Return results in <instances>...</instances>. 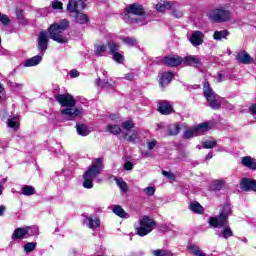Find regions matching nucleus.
Segmentation results:
<instances>
[{
	"instance_id": "f257e3e1",
	"label": "nucleus",
	"mask_w": 256,
	"mask_h": 256,
	"mask_svg": "<svg viewBox=\"0 0 256 256\" xmlns=\"http://www.w3.org/2000/svg\"><path fill=\"white\" fill-rule=\"evenodd\" d=\"M229 215H231V206L230 204H225L218 217H211L209 219L210 227L217 229L215 232L217 237H221L222 239L233 237V230H231V227L227 224Z\"/></svg>"
},
{
	"instance_id": "f03ea898",
	"label": "nucleus",
	"mask_w": 256,
	"mask_h": 256,
	"mask_svg": "<svg viewBox=\"0 0 256 256\" xmlns=\"http://www.w3.org/2000/svg\"><path fill=\"white\" fill-rule=\"evenodd\" d=\"M56 101L61 107H65L60 113L66 121H75L77 117L83 115V108L75 106L77 101L71 94H59L56 96Z\"/></svg>"
},
{
	"instance_id": "7ed1b4c3",
	"label": "nucleus",
	"mask_w": 256,
	"mask_h": 256,
	"mask_svg": "<svg viewBox=\"0 0 256 256\" xmlns=\"http://www.w3.org/2000/svg\"><path fill=\"white\" fill-rule=\"evenodd\" d=\"M49 45V33L47 31H41L38 34V49L41 55H36L32 58L27 59L23 65L24 67H35L43 61V56L45 55V51H47V47Z\"/></svg>"
},
{
	"instance_id": "20e7f679",
	"label": "nucleus",
	"mask_w": 256,
	"mask_h": 256,
	"mask_svg": "<svg viewBox=\"0 0 256 256\" xmlns=\"http://www.w3.org/2000/svg\"><path fill=\"white\" fill-rule=\"evenodd\" d=\"M103 171V159L97 158L82 176L84 189H93V181Z\"/></svg>"
},
{
	"instance_id": "39448f33",
	"label": "nucleus",
	"mask_w": 256,
	"mask_h": 256,
	"mask_svg": "<svg viewBox=\"0 0 256 256\" xmlns=\"http://www.w3.org/2000/svg\"><path fill=\"white\" fill-rule=\"evenodd\" d=\"M103 171V159L97 158L82 176L84 189H93V181Z\"/></svg>"
},
{
	"instance_id": "423d86ee",
	"label": "nucleus",
	"mask_w": 256,
	"mask_h": 256,
	"mask_svg": "<svg viewBox=\"0 0 256 256\" xmlns=\"http://www.w3.org/2000/svg\"><path fill=\"white\" fill-rule=\"evenodd\" d=\"M127 13L124 15V21L130 24H136L140 27L143 25H147V22L145 21V10L143 9V6L134 3L127 7L126 9Z\"/></svg>"
},
{
	"instance_id": "0eeeda50",
	"label": "nucleus",
	"mask_w": 256,
	"mask_h": 256,
	"mask_svg": "<svg viewBox=\"0 0 256 256\" xmlns=\"http://www.w3.org/2000/svg\"><path fill=\"white\" fill-rule=\"evenodd\" d=\"M69 27V21L62 20L59 23H54L48 28V33L52 41L56 43H67V37L63 34Z\"/></svg>"
},
{
	"instance_id": "6e6552de",
	"label": "nucleus",
	"mask_w": 256,
	"mask_h": 256,
	"mask_svg": "<svg viewBox=\"0 0 256 256\" xmlns=\"http://www.w3.org/2000/svg\"><path fill=\"white\" fill-rule=\"evenodd\" d=\"M157 227V223H155V220H153L149 216H142L138 220V224L135 225V230L137 235L140 237H145L146 235H149Z\"/></svg>"
},
{
	"instance_id": "1a4fd4ad",
	"label": "nucleus",
	"mask_w": 256,
	"mask_h": 256,
	"mask_svg": "<svg viewBox=\"0 0 256 256\" xmlns=\"http://www.w3.org/2000/svg\"><path fill=\"white\" fill-rule=\"evenodd\" d=\"M203 93L205 99L208 101L209 106L211 109H220L221 105L223 104V98L217 95L213 89H211V85L209 81L205 80L203 83Z\"/></svg>"
},
{
	"instance_id": "9d476101",
	"label": "nucleus",
	"mask_w": 256,
	"mask_h": 256,
	"mask_svg": "<svg viewBox=\"0 0 256 256\" xmlns=\"http://www.w3.org/2000/svg\"><path fill=\"white\" fill-rule=\"evenodd\" d=\"M207 17L212 23H227L231 21V12L226 7L219 6L210 10Z\"/></svg>"
},
{
	"instance_id": "9b49d317",
	"label": "nucleus",
	"mask_w": 256,
	"mask_h": 256,
	"mask_svg": "<svg viewBox=\"0 0 256 256\" xmlns=\"http://www.w3.org/2000/svg\"><path fill=\"white\" fill-rule=\"evenodd\" d=\"M214 126L215 123L211 121L198 124L184 132V139H191L193 137L203 135L204 133H207V131H210V129H213Z\"/></svg>"
},
{
	"instance_id": "f8f14e48",
	"label": "nucleus",
	"mask_w": 256,
	"mask_h": 256,
	"mask_svg": "<svg viewBox=\"0 0 256 256\" xmlns=\"http://www.w3.org/2000/svg\"><path fill=\"white\" fill-rule=\"evenodd\" d=\"M108 48L110 51V55H112V59L116 63H123V61H125L123 54H121V52H119V44H117L113 41H110V42H108Z\"/></svg>"
},
{
	"instance_id": "ddd939ff",
	"label": "nucleus",
	"mask_w": 256,
	"mask_h": 256,
	"mask_svg": "<svg viewBox=\"0 0 256 256\" xmlns=\"http://www.w3.org/2000/svg\"><path fill=\"white\" fill-rule=\"evenodd\" d=\"M87 0H69L67 4V11L69 13H75V11H83L87 7L85 4Z\"/></svg>"
},
{
	"instance_id": "4468645a",
	"label": "nucleus",
	"mask_w": 256,
	"mask_h": 256,
	"mask_svg": "<svg viewBox=\"0 0 256 256\" xmlns=\"http://www.w3.org/2000/svg\"><path fill=\"white\" fill-rule=\"evenodd\" d=\"M84 225L89 229H96V227L101 226V220H99V216L97 214L87 215L83 221Z\"/></svg>"
},
{
	"instance_id": "2eb2a0df",
	"label": "nucleus",
	"mask_w": 256,
	"mask_h": 256,
	"mask_svg": "<svg viewBox=\"0 0 256 256\" xmlns=\"http://www.w3.org/2000/svg\"><path fill=\"white\" fill-rule=\"evenodd\" d=\"M204 39L205 34H203L201 31H193L189 36V41L193 47H199V45H203Z\"/></svg>"
},
{
	"instance_id": "dca6fc26",
	"label": "nucleus",
	"mask_w": 256,
	"mask_h": 256,
	"mask_svg": "<svg viewBox=\"0 0 256 256\" xmlns=\"http://www.w3.org/2000/svg\"><path fill=\"white\" fill-rule=\"evenodd\" d=\"M242 191H256V181L251 178H243L240 182Z\"/></svg>"
},
{
	"instance_id": "f3484780",
	"label": "nucleus",
	"mask_w": 256,
	"mask_h": 256,
	"mask_svg": "<svg viewBox=\"0 0 256 256\" xmlns=\"http://www.w3.org/2000/svg\"><path fill=\"white\" fill-rule=\"evenodd\" d=\"M158 111L162 115H171L173 113V107L169 102L161 100L158 102Z\"/></svg>"
},
{
	"instance_id": "a211bd4d",
	"label": "nucleus",
	"mask_w": 256,
	"mask_h": 256,
	"mask_svg": "<svg viewBox=\"0 0 256 256\" xmlns=\"http://www.w3.org/2000/svg\"><path fill=\"white\" fill-rule=\"evenodd\" d=\"M241 164L247 169H252V171H256V159L251 156H244L241 158Z\"/></svg>"
},
{
	"instance_id": "6ab92c4d",
	"label": "nucleus",
	"mask_w": 256,
	"mask_h": 256,
	"mask_svg": "<svg viewBox=\"0 0 256 256\" xmlns=\"http://www.w3.org/2000/svg\"><path fill=\"white\" fill-rule=\"evenodd\" d=\"M181 57L179 56H167L164 58L165 65H168V67H177V65H181Z\"/></svg>"
},
{
	"instance_id": "aec40b11",
	"label": "nucleus",
	"mask_w": 256,
	"mask_h": 256,
	"mask_svg": "<svg viewBox=\"0 0 256 256\" xmlns=\"http://www.w3.org/2000/svg\"><path fill=\"white\" fill-rule=\"evenodd\" d=\"M76 131H77V134L80 135L81 137H87V135L91 133L89 126L84 123H77Z\"/></svg>"
},
{
	"instance_id": "412c9836",
	"label": "nucleus",
	"mask_w": 256,
	"mask_h": 256,
	"mask_svg": "<svg viewBox=\"0 0 256 256\" xmlns=\"http://www.w3.org/2000/svg\"><path fill=\"white\" fill-rule=\"evenodd\" d=\"M236 59L244 65H249L250 63H253V58H251V56L245 51L239 52L236 56Z\"/></svg>"
},
{
	"instance_id": "4be33fe9",
	"label": "nucleus",
	"mask_w": 256,
	"mask_h": 256,
	"mask_svg": "<svg viewBox=\"0 0 256 256\" xmlns=\"http://www.w3.org/2000/svg\"><path fill=\"white\" fill-rule=\"evenodd\" d=\"M79 11H81V10H76L75 12H70L75 15L74 17H75L76 23H79L80 25H85V24L89 23V17H87V15H85L84 13H81Z\"/></svg>"
},
{
	"instance_id": "5701e85b",
	"label": "nucleus",
	"mask_w": 256,
	"mask_h": 256,
	"mask_svg": "<svg viewBox=\"0 0 256 256\" xmlns=\"http://www.w3.org/2000/svg\"><path fill=\"white\" fill-rule=\"evenodd\" d=\"M139 137H141V132L137 129L130 130L125 134L126 141H129L130 143H135Z\"/></svg>"
},
{
	"instance_id": "b1692460",
	"label": "nucleus",
	"mask_w": 256,
	"mask_h": 256,
	"mask_svg": "<svg viewBox=\"0 0 256 256\" xmlns=\"http://www.w3.org/2000/svg\"><path fill=\"white\" fill-rule=\"evenodd\" d=\"M183 62L190 67H199L201 65V60L197 56H187L183 59Z\"/></svg>"
},
{
	"instance_id": "393cba45",
	"label": "nucleus",
	"mask_w": 256,
	"mask_h": 256,
	"mask_svg": "<svg viewBox=\"0 0 256 256\" xmlns=\"http://www.w3.org/2000/svg\"><path fill=\"white\" fill-rule=\"evenodd\" d=\"M27 237L26 227L16 228L12 234L13 241H17V239H23Z\"/></svg>"
},
{
	"instance_id": "a878e982",
	"label": "nucleus",
	"mask_w": 256,
	"mask_h": 256,
	"mask_svg": "<svg viewBox=\"0 0 256 256\" xmlns=\"http://www.w3.org/2000/svg\"><path fill=\"white\" fill-rule=\"evenodd\" d=\"M173 79V73L171 72H163L160 77V85L161 87H167L171 80Z\"/></svg>"
},
{
	"instance_id": "bb28decb",
	"label": "nucleus",
	"mask_w": 256,
	"mask_h": 256,
	"mask_svg": "<svg viewBox=\"0 0 256 256\" xmlns=\"http://www.w3.org/2000/svg\"><path fill=\"white\" fill-rule=\"evenodd\" d=\"M112 211L115 215H117L118 217H121L123 219H129V214L127 212H125V210L123 209V207L119 206V205H114L112 206Z\"/></svg>"
},
{
	"instance_id": "cd10ccee",
	"label": "nucleus",
	"mask_w": 256,
	"mask_h": 256,
	"mask_svg": "<svg viewBox=\"0 0 256 256\" xmlns=\"http://www.w3.org/2000/svg\"><path fill=\"white\" fill-rule=\"evenodd\" d=\"M173 5H175V3L169 1L160 2L156 5V11H158V13H163L164 11H167V9H171Z\"/></svg>"
},
{
	"instance_id": "c85d7f7f",
	"label": "nucleus",
	"mask_w": 256,
	"mask_h": 256,
	"mask_svg": "<svg viewBox=\"0 0 256 256\" xmlns=\"http://www.w3.org/2000/svg\"><path fill=\"white\" fill-rule=\"evenodd\" d=\"M188 251H190V253H192V255L194 256H207L205 254V252H203V250H201V248H199V246L195 245V244H189L187 247Z\"/></svg>"
},
{
	"instance_id": "c756f323",
	"label": "nucleus",
	"mask_w": 256,
	"mask_h": 256,
	"mask_svg": "<svg viewBox=\"0 0 256 256\" xmlns=\"http://www.w3.org/2000/svg\"><path fill=\"white\" fill-rule=\"evenodd\" d=\"M227 37H229V31L227 30L215 31L213 34L215 41H221L222 39H227Z\"/></svg>"
},
{
	"instance_id": "7c9ffc66",
	"label": "nucleus",
	"mask_w": 256,
	"mask_h": 256,
	"mask_svg": "<svg viewBox=\"0 0 256 256\" xmlns=\"http://www.w3.org/2000/svg\"><path fill=\"white\" fill-rule=\"evenodd\" d=\"M35 187L31 185H25L21 188V194L26 197H31V195H35Z\"/></svg>"
},
{
	"instance_id": "2f4dec72",
	"label": "nucleus",
	"mask_w": 256,
	"mask_h": 256,
	"mask_svg": "<svg viewBox=\"0 0 256 256\" xmlns=\"http://www.w3.org/2000/svg\"><path fill=\"white\" fill-rule=\"evenodd\" d=\"M7 126L10 127V129H13L14 131H17L19 129V119L17 117H9L7 120Z\"/></svg>"
},
{
	"instance_id": "473e14b6",
	"label": "nucleus",
	"mask_w": 256,
	"mask_h": 256,
	"mask_svg": "<svg viewBox=\"0 0 256 256\" xmlns=\"http://www.w3.org/2000/svg\"><path fill=\"white\" fill-rule=\"evenodd\" d=\"M26 227V237H35L39 235V227L37 226H25Z\"/></svg>"
},
{
	"instance_id": "72a5a7b5",
	"label": "nucleus",
	"mask_w": 256,
	"mask_h": 256,
	"mask_svg": "<svg viewBox=\"0 0 256 256\" xmlns=\"http://www.w3.org/2000/svg\"><path fill=\"white\" fill-rule=\"evenodd\" d=\"M96 83L98 87H102V89H111V87H115V82L112 84L107 80H102L101 78H98L96 80Z\"/></svg>"
},
{
	"instance_id": "f704fd0d",
	"label": "nucleus",
	"mask_w": 256,
	"mask_h": 256,
	"mask_svg": "<svg viewBox=\"0 0 256 256\" xmlns=\"http://www.w3.org/2000/svg\"><path fill=\"white\" fill-rule=\"evenodd\" d=\"M189 209L190 211H192V213H203L204 211L203 206H201L199 202H191L189 205Z\"/></svg>"
},
{
	"instance_id": "c9c22d12",
	"label": "nucleus",
	"mask_w": 256,
	"mask_h": 256,
	"mask_svg": "<svg viewBox=\"0 0 256 256\" xmlns=\"http://www.w3.org/2000/svg\"><path fill=\"white\" fill-rule=\"evenodd\" d=\"M106 129L112 135H119L121 133V127L117 124H109Z\"/></svg>"
},
{
	"instance_id": "e433bc0d",
	"label": "nucleus",
	"mask_w": 256,
	"mask_h": 256,
	"mask_svg": "<svg viewBox=\"0 0 256 256\" xmlns=\"http://www.w3.org/2000/svg\"><path fill=\"white\" fill-rule=\"evenodd\" d=\"M116 185L123 191V193H127L129 191V188L127 186V182L123 180V178H115Z\"/></svg>"
},
{
	"instance_id": "4c0bfd02",
	"label": "nucleus",
	"mask_w": 256,
	"mask_h": 256,
	"mask_svg": "<svg viewBox=\"0 0 256 256\" xmlns=\"http://www.w3.org/2000/svg\"><path fill=\"white\" fill-rule=\"evenodd\" d=\"M180 131L181 127H179V124H171L168 126V135H179Z\"/></svg>"
},
{
	"instance_id": "58836bf2",
	"label": "nucleus",
	"mask_w": 256,
	"mask_h": 256,
	"mask_svg": "<svg viewBox=\"0 0 256 256\" xmlns=\"http://www.w3.org/2000/svg\"><path fill=\"white\" fill-rule=\"evenodd\" d=\"M224 185L225 182L223 180H216L212 183L211 189L213 191H221Z\"/></svg>"
},
{
	"instance_id": "ea45409f",
	"label": "nucleus",
	"mask_w": 256,
	"mask_h": 256,
	"mask_svg": "<svg viewBox=\"0 0 256 256\" xmlns=\"http://www.w3.org/2000/svg\"><path fill=\"white\" fill-rule=\"evenodd\" d=\"M203 147L204 149H213V147H217V140L210 138L203 143Z\"/></svg>"
},
{
	"instance_id": "a19ab883",
	"label": "nucleus",
	"mask_w": 256,
	"mask_h": 256,
	"mask_svg": "<svg viewBox=\"0 0 256 256\" xmlns=\"http://www.w3.org/2000/svg\"><path fill=\"white\" fill-rule=\"evenodd\" d=\"M123 43L127 45L128 47H135L137 45V39L131 38V37H123L122 38Z\"/></svg>"
},
{
	"instance_id": "79ce46f5",
	"label": "nucleus",
	"mask_w": 256,
	"mask_h": 256,
	"mask_svg": "<svg viewBox=\"0 0 256 256\" xmlns=\"http://www.w3.org/2000/svg\"><path fill=\"white\" fill-rule=\"evenodd\" d=\"M37 247V242H28L24 245V251L25 253H31L32 251H35Z\"/></svg>"
},
{
	"instance_id": "37998d69",
	"label": "nucleus",
	"mask_w": 256,
	"mask_h": 256,
	"mask_svg": "<svg viewBox=\"0 0 256 256\" xmlns=\"http://www.w3.org/2000/svg\"><path fill=\"white\" fill-rule=\"evenodd\" d=\"M133 127H135V123H133V121L131 120H126L122 122V128L124 129V131H127L128 133L129 131H131V129H133Z\"/></svg>"
},
{
	"instance_id": "c03bdc74",
	"label": "nucleus",
	"mask_w": 256,
	"mask_h": 256,
	"mask_svg": "<svg viewBox=\"0 0 256 256\" xmlns=\"http://www.w3.org/2000/svg\"><path fill=\"white\" fill-rule=\"evenodd\" d=\"M153 255L154 256H173V253H171L167 250L158 249V250L153 251Z\"/></svg>"
},
{
	"instance_id": "a18cd8bd",
	"label": "nucleus",
	"mask_w": 256,
	"mask_h": 256,
	"mask_svg": "<svg viewBox=\"0 0 256 256\" xmlns=\"http://www.w3.org/2000/svg\"><path fill=\"white\" fill-rule=\"evenodd\" d=\"M143 193L147 195V197H153L155 195V187L153 186H148L147 188H144Z\"/></svg>"
},
{
	"instance_id": "49530a36",
	"label": "nucleus",
	"mask_w": 256,
	"mask_h": 256,
	"mask_svg": "<svg viewBox=\"0 0 256 256\" xmlns=\"http://www.w3.org/2000/svg\"><path fill=\"white\" fill-rule=\"evenodd\" d=\"M107 51V46L106 45H98L96 46V49H95V53L96 55H103V53H105Z\"/></svg>"
},
{
	"instance_id": "de8ad7c7",
	"label": "nucleus",
	"mask_w": 256,
	"mask_h": 256,
	"mask_svg": "<svg viewBox=\"0 0 256 256\" xmlns=\"http://www.w3.org/2000/svg\"><path fill=\"white\" fill-rule=\"evenodd\" d=\"M10 21L11 20L9 19L8 15L1 14V12H0V22L2 25H9Z\"/></svg>"
},
{
	"instance_id": "09e8293b",
	"label": "nucleus",
	"mask_w": 256,
	"mask_h": 256,
	"mask_svg": "<svg viewBox=\"0 0 256 256\" xmlns=\"http://www.w3.org/2000/svg\"><path fill=\"white\" fill-rule=\"evenodd\" d=\"M52 9H63V2L59 0H54L52 2Z\"/></svg>"
},
{
	"instance_id": "8fccbe9b",
	"label": "nucleus",
	"mask_w": 256,
	"mask_h": 256,
	"mask_svg": "<svg viewBox=\"0 0 256 256\" xmlns=\"http://www.w3.org/2000/svg\"><path fill=\"white\" fill-rule=\"evenodd\" d=\"M162 175H164V177H167V179H170V181H175V174L171 172L163 171Z\"/></svg>"
},
{
	"instance_id": "3c124183",
	"label": "nucleus",
	"mask_w": 256,
	"mask_h": 256,
	"mask_svg": "<svg viewBox=\"0 0 256 256\" xmlns=\"http://www.w3.org/2000/svg\"><path fill=\"white\" fill-rule=\"evenodd\" d=\"M172 15L174 17H176V19H181V17H183V11H181V10H174L172 12Z\"/></svg>"
},
{
	"instance_id": "603ef678",
	"label": "nucleus",
	"mask_w": 256,
	"mask_h": 256,
	"mask_svg": "<svg viewBox=\"0 0 256 256\" xmlns=\"http://www.w3.org/2000/svg\"><path fill=\"white\" fill-rule=\"evenodd\" d=\"M156 146H157V140H152V141L148 142V149L150 151H152V149H155Z\"/></svg>"
},
{
	"instance_id": "864d4df0",
	"label": "nucleus",
	"mask_w": 256,
	"mask_h": 256,
	"mask_svg": "<svg viewBox=\"0 0 256 256\" xmlns=\"http://www.w3.org/2000/svg\"><path fill=\"white\" fill-rule=\"evenodd\" d=\"M124 169H125V171H132L133 170V163H131L129 161L125 162Z\"/></svg>"
},
{
	"instance_id": "5fc2aeb1",
	"label": "nucleus",
	"mask_w": 256,
	"mask_h": 256,
	"mask_svg": "<svg viewBox=\"0 0 256 256\" xmlns=\"http://www.w3.org/2000/svg\"><path fill=\"white\" fill-rule=\"evenodd\" d=\"M124 79H126V81H133V79H135V74L130 72L125 75Z\"/></svg>"
},
{
	"instance_id": "6e6d98bb",
	"label": "nucleus",
	"mask_w": 256,
	"mask_h": 256,
	"mask_svg": "<svg viewBox=\"0 0 256 256\" xmlns=\"http://www.w3.org/2000/svg\"><path fill=\"white\" fill-rule=\"evenodd\" d=\"M70 77H72V79H75V77H79V71L73 69L70 71Z\"/></svg>"
},
{
	"instance_id": "4d7b16f0",
	"label": "nucleus",
	"mask_w": 256,
	"mask_h": 256,
	"mask_svg": "<svg viewBox=\"0 0 256 256\" xmlns=\"http://www.w3.org/2000/svg\"><path fill=\"white\" fill-rule=\"evenodd\" d=\"M11 87H12V89H23V84H18V83L12 82Z\"/></svg>"
},
{
	"instance_id": "13d9d810",
	"label": "nucleus",
	"mask_w": 256,
	"mask_h": 256,
	"mask_svg": "<svg viewBox=\"0 0 256 256\" xmlns=\"http://www.w3.org/2000/svg\"><path fill=\"white\" fill-rule=\"evenodd\" d=\"M5 211H7V207H5V205H0V217L5 215Z\"/></svg>"
},
{
	"instance_id": "bf43d9fd",
	"label": "nucleus",
	"mask_w": 256,
	"mask_h": 256,
	"mask_svg": "<svg viewBox=\"0 0 256 256\" xmlns=\"http://www.w3.org/2000/svg\"><path fill=\"white\" fill-rule=\"evenodd\" d=\"M3 95H5V88L0 84V101L3 98Z\"/></svg>"
},
{
	"instance_id": "052dcab7",
	"label": "nucleus",
	"mask_w": 256,
	"mask_h": 256,
	"mask_svg": "<svg viewBox=\"0 0 256 256\" xmlns=\"http://www.w3.org/2000/svg\"><path fill=\"white\" fill-rule=\"evenodd\" d=\"M250 111H251V113H253V115H256V104H253V105L250 107Z\"/></svg>"
},
{
	"instance_id": "680f3d73",
	"label": "nucleus",
	"mask_w": 256,
	"mask_h": 256,
	"mask_svg": "<svg viewBox=\"0 0 256 256\" xmlns=\"http://www.w3.org/2000/svg\"><path fill=\"white\" fill-rule=\"evenodd\" d=\"M223 81V74H218L217 83H221Z\"/></svg>"
},
{
	"instance_id": "e2e57ef3",
	"label": "nucleus",
	"mask_w": 256,
	"mask_h": 256,
	"mask_svg": "<svg viewBox=\"0 0 256 256\" xmlns=\"http://www.w3.org/2000/svg\"><path fill=\"white\" fill-rule=\"evenodd\" d=\"M206 159L209 161V159H213V153H208L206 156Z\"/></svg>"
},
{
	"instance_id": "0e129e2a",
	"label": "nucleus",
	"mask_w": 256,
	"mask_h": 256,
	"mask_svg": "<svg viewBox=\"0 0 256 256\" xmlns=\"http://www.w3.org/2000/svg\"><path fill=\"white\" fill-rule=\"evenodd\" d=\"M102 74L104 75V77H107V71L106 70H103Z\"/></svg>"
},
{
	"instance_id": "69168bd1",
	"label": "nucleus",
	"mask_w": 256,
	"mask_h": 256,
	"mask_svg": "<svg viewBox=\"0 0 256 256\" xmlns=\"http://www.w3.org/2000/svg\"><path fill=\"white\" fill-rule=\"evenodd\" d=\"M217 151H225V149H223L222 147H219V148L217 149Z\"/></svg>"
},
{
	"instance_id": "338daca9",
	"label": "nucleus",
	"mask_w": 256,
	"mask_h": 256,
	"mask_svg": "<svg viewBox=\"0 0 256 256\" xmlns=\"http://www.w3.org/2000/svg\"><path fill=\"white\" fill-rule=\"evenodd\" d=\"M111 119H117V116L116 115H112L110 116Z\"/></svg>"
},
{
	"instance_id": "774afa93",
	"label": "nucleus",
	"mask_w": 256,
	"mask_h": 256,
	"mask_svg": "<svg viewBox=\"0 0 256 256\" xmlns=\"http://www.w3.org/2000/svg\"><path fill=\"white\" fill-rule=\"evenodd\" d=\"M241 241H243V243H247V238H243Z\"/></svg>"
}]
</instances>
